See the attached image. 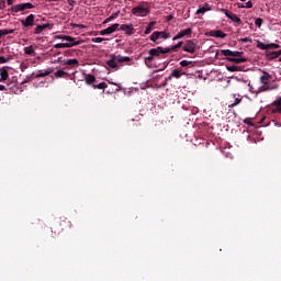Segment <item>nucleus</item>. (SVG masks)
<instances>
[{
	"instance_id": "nucleus-11",
	"label": "nucleus",
	"mask_w": 281,
	"mask_h": 281,
	"mask_svg": "<svg viewBox=\"0 0 281 281\" xmlns=\"http://www.w3.org/2000/svg\"><path fill=\"white\" fill-rule=\"evenodd\" d=\"M184 36H192V29H187L180 31L177 35L173 36L172 41H179V38H183Z\"/></svg>"
},
{
	"instance_id": "nucleus-48",
	"label": "nucleus",
	"mask_w": 281,
	"mask_h": 281,
	"mask_svg": "<svg viewBox=\"0 0 281 281\" xmlns=\"http://www.w3.org/2000/svg\"><path fill=\"white\" fill-rule=\"evenodd\" d=\"M274 106H281V97L273 102Z\"/></svg>"
},
{
	"instance_id": "nucleus-32",
	"label": "nucleus",
	"mask_w": 281,
	"mask_h": 281,
	"mask_svg": "<svg viewBox=\"0 0 281 281\" xmlns=\"http://www.w3.org/2000/svg\"><path fill=\"white\" fill-rule=\"evenodd\" d=\"M49 74H52V70H45L44 72L35 75L34 78H45L46 76H49Z\"/></svg>"
},
{
	"instance_id": "nucleus-33",
	"label": "nucleus",
	"mask_w": 281,
	"mask_h": 281,
	"mask_svg": "<svg viewBox=\"0 0 281 281\" xmlns=\"http://www.w3.org/2000/svg\"><path fill=\"white\" fill-rule=\"evenodd\" d=\"M55 38H57L58 41H71V36L69 35H56Z\"/></svg>"
},
{
	"instance_id": "nucleus-12",
	"label": "nucleus",
	"mask_w": 281,
	"mask_h": 281,
	"mask_svg": "<svg viewBox=\"0 0 281 281\" xmlns=\"http://www.w3.org/2000/svg\"><path fill=\"white\" fill-rule=\"evenodd\" d=\"M8 69H10V67H8V66L2 67L0 69V82H5V80H8V78H10V75L8 74Z\"/></svg>"
},
{
	"instance_id": "nucleus-56",
	"label": "nucleus",
	"mask_w": 281,
	"mask_h": 281,
	"mask_svg": "<svg viewBox=\"0 0 281 281\" xmlns=\"http://www.w3.org/2000/svg\"><path fill=\"white\" fill-rule=\"evenodd\" d=\"M277 53L279 54V56H281V49H280V50H277Z\"/></svg>"
},
{
	"instance_id": "nucleus-20",
	"label": "nucleus",
	"mask_w": 281,
	"mask_h": 281,
	"mask_svg": "<svg viewBox=\"0 0 281 281\" xmlns=\"http://www.w3.org/2000/svg\"><path fill=\"white\" fill-rule=\"evenodd\" d=\"M116 63H131V57H124L122 55H114Z\"/></svg>"
},
{
	"instance_id": "nucleus-54",
	"label": "nucleus",
	"mask_w": 281,
	"mask_h": 281,
	"mask_svg": "<svg viewBox=\"0 0 281 281\" xmlns=\"http://www.w3.org/2000/svg\"><path fill=\"white\" fill-rule=\"evenodd\" d=\"M173 16L172 15H168L167 16V21H172Z\"/></svg>"
},
{
	"instance_id": "nucleus-53",
	"label": "nucleus",
	"mask_w": 281,
	"mask_h": 281,
	"mask_svg": "<svg viewBox=\"0 0 281 281\" xmlns=\"http://www.w3.org/2000/svg\"><path fill=\"white\" fill-rule=\"evenodd\" d=\"M68 3H69V5H75L76 1H74V0H68Z\"/></svg>"
},
{
	"instance_id": "nucleus-39",
	"label": "nucleus",
	"mask_w": 281,
	"mask_h": 281,
	"mask_svg": "<svg viewBox=\"0 0 281 281\" xmlns=\"http://www.w3.org/2000/svg\"><path fill=\"white\" fill-rule=\"evenodd\" d=\"M145 63H153L155 60V57L149 54V56L144 58Z\"/></svg>"
},
{
	"instance_id": "nucleus-3",
	"label": "nucleus",
	"mask_w": 281,
	"mask_h": 281,
	"mask_svg": "<svg viewBox=\"0 0 281 281\" xmlns=\"http://www.w3.org/2000/svg\"><path fill=\"white\" fill-rule=\"evenodd\" d=\"M33 8L35 7L32 4V2H25L11 7L10 11L16 14L19 12H25V10H33Z\"/></svg>"
},
{
	"instance_id": "nucleus-37",
	"label": "nucleus",
	"mask_w": 281,
	"mask_h": 281,
	"mask_svg": "<svg viewBox=\"0 0 281 281\" xmlns=\"http://www.w3.org/2000/svg\"><path fill=\"white\" fill-rule=\"evenodd\" d=\"M263 21H265V20H262V18H257L256 21H255V25H257V27H261Z\"/></svg>"
},
{
	"instance_id": "nucleus-16",
	"label": "nucleus",
	"mask_w": 281,
	"mask_h": 281,
	"mask_svg": "<svg viewBox=\"0 0 281 281\" xmlns=\"http://www.w3.org/2000/svg\"><path fill=\"white\" fill-rule=\"evenodd\" d=\"M266 58L267 60H276V58H280V55L278 54V50L276 52H266Z\"/></svg>"
},
{
	"instance_id": "nucleus-45",
	"label": "nucleus",
	"mask_w": 281,
	"mask_h": 281,
	"mask_svg": "<svg viewBox=\"0 0 281 281\" xmlns=\"http://www.w3.org/2000/svg\"><path fill=\"white\" fill-rule=\"evenodd\" d=\"M240 42L241 43H252V40H251V37H244V38H240Z\"/></svg>"
},
{
	"instance_id": "nucleus-9",
	"label": "nucleus",
	"mask_w": 281,
	"mask_h": 281,
	"mask_svg": "<svg viewBox=\"0 0 281 281\" xmlns=\"http://www.w3.org/2000/svg\"><path fill=\"white\" fill-rule=\"evenodd\" d=\"M119 30H121L122 32H125V34H127V36H133V34H135V29L133 27V24H122Z\"/></svg>"
},
{
	"instance_id": "nucleus-4",
	"label": "nucleus",
	"mask_w": 281,
	"mask_h": 281,
	"mask_svg": "<svg viewBox=\"0 0 281 281\" xmlns=\"http://www.w3.org/2000/svg\"><path fill=\"white\" fill-rule=\"evenodd\" d=\"M148 54H149L150 56H153L154 58H159V56H160L161 54H170V49H169V48H164V47H161V46H158V47H156V48H150V49L148 50Z\"/></svg>"
},
{
	"instance_id": "nucleus-31",
	"label": "nucleus",
	"mask_w": 281,
	"mask_h": 281,
	"mask_svg": "<svg viewBox=\"0 0 281 281\" xmlns=\"http://www.w3.org/2000/svg\"><path fill=\"white\" fill-rule=\"evenodd\" d=\"M106 87H109V85H106V82H100L98 85H92V89H106Z\"/></svg>"
},
{
	"instance_id": "nucleus-38",
	"label": "nucleus",
	"mask_w": 281,
	"mask_h": 281,
	"mask_svg": "<svg viewBox=\"0 0 281 281\" xmlns=\"http://www.w3.org/2000/svg\"><path fill=\"white\" fill-rule=\"evenodd\" d=\"M268 49H280V46L279 44L271 43V44H268Z\"/></svg>"
},
{
	"instance_id": "nucleus-5",
	"label": "nucleus",
	"mask_w": 281,
	"mask_h": 281,
	"mask_svg": "<svg viewBox=\"0 0 281 281\" xmlns=\"http://www.w3.org/2000/svg\"><path fill=\"white\" fill-rule=\"evenodd\" d=\"M182 49H183V52H188V54H195V52L198 49V45H196V43H194V41L188 40V41H186Z\"/></svg>"
},
{
	"instance_id": "nucleus-47",
	"label": "nucleus",
	"mask_w": 281,
	"mask_h": 281,
	"mask_svg": "<svg viewBox=\"0 0 281 281\" xmlns=\"http://www.w3.org/2000/svg\"><path fill=\"white\" fill-rule=\"evenodd\" d=\"M244 8H247V9L254 8V2L251 1L246 2V5H244Z\"/></svg>"
},
{
	"instance_id": "nucleus-10",
	"label": "nucleus",
	"mask_w": 281,
	"mask_h": 281,
	"mask_svg": "<svg viewBox=\"0 0 281 281\" xmlns=\"http://www.w3.org/2000/svg\"><path fill=\"white\" fill-rule=\"evenodd\" d=\"M54 27V24L45 23V24H37L34 29V34H42L44 30H52Z\"/></svg>"
},
{
	"instance_id": "nucleus-6",
	"label": "nucleus",
	"mask_w": 281,
	"mask_h": 281,
	"mask_svg": "<svg viewBox=\"0 0 281 281\" xmlns=\"http://www.w3.org/2000/svg\"><path fill=\"white\" fill-rule=\"evenodd\" d=\"M222 12H224L225 16H227V19L233 21V23H237V25H243V20H240V18H238V15L232 13L227 9H222Z\"/></svg>"
},
{
	"instance_id": "nucleus-23",
	"label": "nucleus",
	"mask_w": 281,
	"mask_h": 281,
	"mask_svg": "<svg viewBox=\"0 0 281 281\" xmlns=\"http://www.w3.org/2000/svg\"><path fill=\"white\" fill-rule=\"evenodd\" d=\"M155 25H157V22H155V21L149 22V24L147 25L144 34H150V32H153Z\"/></svg>"
},
{
	"instance_id": "nucleus-13",
	"label": "nucleus",
	"mask_w": 281,
	"mask_h": 281,
	"mask_svg": "<svg viewBox=\"0 0 281 281\" xmlns=\"http://www.w3.org/2000/svg\"><path fill=\"white\" fill-rule=\"evenodd\" d=\"M209 36H213L214 38H226L227 34L223 33V31H210Z\"/></svg>"
},
{
	"instance_id": "nucleus-19",
	"label": "nucleus",
	"mask_w": 281,
	"mask_h": 281,
	"mask_svg": "<svg viewBox=\"0 0 281 281\" xmlns=\"http://www.w3.org/2000/svg\"><path fill=\"white\" fill-rule=\"evenodd\" d=\"M66 45H70V47H76L77 45H81L82 41H76V38L70 36V40H66Z\"/></svg>"
},
{
	"instance_id": "nucleus-57",
	"label": "nucleus",
	"mask_w": 281,
	"mask_h": 281,
	"mask_svg": "<svg viewBox=\"0 0 281 281\" xmlns=\"http://www.w3.org/2000/svg\"><path fill=\"white\" fill-rule=\"evenodd\" d=\"M278 113H281V108L278 110Z\"/></svg>"
},
{
	"instance_id": "nucleus-41",
	"label": "nucleus",
	"mask_w": 281,
	"mask_h": 281,
	"mask_svg": "<svg viewBox=\"0 0 281 281\" xmlns=\"http://www.w3.org/2000/svg\"><path fill=\"white\" fill-rule=\"evenodd\" d=\"M109 85H114L115 87H117L116 91H122V86H120V83H115L112 80H108Z\"/></svg>"
},
{
	"instance_id": "nucleus-59",
	"label": "nucleus",
	"mask_w": 281,
	"mask_h": 281,
	"mask_svg": "<svg viewBox=\"0 0 281 281\" xmlns=\"http://www.w3.org/2000/svg\"><path fill=\"white\" fill-rule=\"evenodd\" d=\"M240 1H247V0H240Z\"/></svg>"
},
{
	"instance_id": "nucleus-17",
	"label": "nucleus",
	"mask_w": 281,
	"mask_h": 281,
	"mask_svg": "<svg viewBox=\"0 0 281 281\" xmlns=\"http://www.w3.org/2000/svg\"><path fill=\"white\" fill-rule=\"evenodd\" d=\"M106 65L111 69H117V59H115V55H111V59L106 61Z\"/></svg>"
},
{
	"instance_id": "nucleus-29",
	"label": "nucleus",
	"mask_w": 281,
	"mask_h": 281,
	"mask_svg": "<svg viewBox=\"0 0 281 281\" xmlns=\"http://www.w3.org/2000/svg\"><path fill=\"white\" fill-rule=\"evenodd\" d=\"M243 102V98H236L233 103L228 105V109H234V106H238Z\"/></svg>"
},
{
	"instance_id": "nucleus-40",
	"label": "nucleus",
	"mask_w": 281,
	"mask_h": 281,
	"mask_svg": "<svg viewBox=\"0 0 281 281\" xmlns=\"http://www.w3.org/2000/svg\"><path fill=\"white\" fill-rule=\"evenodd\" d=\"M5 63H10V58H5L3 56H0V65H5Z\"/></svg>"
},
{
	"instance_id": "nucleus-35",
	"label": "nucleus",
	"mask_w": 281,
	"mask_h": 281,
	"mask_svg": "<svg viewBox=\"0 0 281 281\" xmlns=\"http://www.w3.org/2000/svg\"><path fill=\"white\" fill-rule=\"evenodd\" d=\"M257 47L259 49H269V44H265L262 42H258Z\"/></svg>"
},
{
	"instance_id": "nucleus-15",
	"label": "nucleus",
	"mask_w": 281,
	"mask_h": 281,
	"mask_svg": "<svg viewBox=\"0 0 281 281\" xmlns=\"http://www.w3.org/2000/svg\"><path fill=\"white\" fill-rule=\"evenodd\" d=\"M277 89H280V86L278 83L274 85H266L260 88L261 91H276Z\"/></svg>"
},
{
	"instance_id": "nucleus-51",
	"label": "nucleus",
	"mask_w": 281,
	"mask_h": 281,
	"mask_svg": "<svg viewBox=\"0 0 281 281\" xmlns=\"http://www.w3.org/2000/svg\"><path fill=\"white\" fill-rule=\"evenodd\" d=\"M8 5H12L14 3V0H7Z\"/></svg>"
},
{
	"instance_id": "nucleus-26",
	"label": "nucleus",
	"mask_w": 281,
	"mask_h": 281,
	"mask_svg": "<svg viewBox=\"0 0 281 281\" xmlns=\"http://www.w3.org/2000/svg\"><path fill=\"white\" fill-rule=\"evenodd\" d=\"M85 80H86V85H92L93 82H95V76L86 75Z\"/></svg>"
},
{
	"instance_id": "nucleus-55",
	"label": "nucleus",
	"mask_w": 281,
	"mask_h": 281,
	"mask_svg": "<svg viewBox=\"0 0 281 281\" xmlns=\"http://www.w3.org/2000/svg\"><path fill=\"white\" fill-rule=\"evenodd\" d=\"M237 7H238V8H245V4H243V3H237Z\"/></svg>"
},
{
	"instance_id": "nucleus-24",
	"label": "nucleus",
	"mask_w": 281,
	"mask_h": 281,
	"mask_svg": "<svg viewBox=\"0 0 281 281\" xmlns=\"http://www.w3.org/2000/svg\"><path fill=\"white\" fill-rule=\"evenodd\" d=\"M55 78H69V75L64 70H57L55 72Z\"/></svg>"
},
{
	"instance_id": "nucleus-52",
	"label": "nucleus",
	"mask_w": 281,
	"mask_h": 281,
	"mask_svg": "<svg viewBox=\"0 0 281 281\" xmlns=\"http://www.w3.org/2000/svg\"><path fill=\"white\" fill-rule=\"evenodd\" d=\"M8 32H9V34H14V32H16V30L10 29V30H8Z\"/></svg>"
},
{
	"instance_id": "nucleus-22",
	"label": "nucleus",
	"mask_w": 281,
	"mask_h": 281,
	"mask_svg": "<svg viewBox=\"0 0 281 281\" xmlns=\"http://www.w3.org/2000/svg\"><path fill=\"white\" fill-rule=\"evenodd\" d=\"M149 38L153 41V43H157V41L161 38V33H159V31H155Z\"/></svg>"
},
{
	"instance_id": "nucleus-50",
	"label": "nucleus",
	"mask_w": 281,
	"mask_h": 281,
	"mask_svg": "<svg viewBox=\"0 0 281 281\" xmlns=\"http://www.w3.org/2000/svg\"><path fill=\"white\" fill-rule=\"evenodd\" d=\"M0 91H8V88H5L3 85H0Z\"/></svg>"
},
{
	"instance_id": "nucleus-21",
	"label": "nucleus",
	"mask_w": 281,
	"mask_h": 281,
	"mask_svg": "<svg viewBox=\"0 0 281 281\" xmlns=\"http://www.w3.org/2000/svg\"><path fill=\"white\" fill-rule=\"evenodd\" d=\"M181 76H183V74H181V70L175 69L172 70L171 76L168 77L167 80H172V78H181Z\"/></svg>"
},
{
	"instance_id": "nucleus-18",
	"label": "nucleus",
	"mask_w": 281,
	"mask_h": 281,
	"mask_svg": "<svg viewBox=\"0 0 281 281\" xmlns=\"http://www.w3.org/2000/svg\"><path fill=\"white\" fill-rule=\"evenodd\" d=\"M210 10H212V7H210V4L205 3V5H200L196 14H205V12H210Z\"/></svg>"
},
{
	"instance_id": "nucleus-44",
	"label": "nucleus",
	"mask_w": 281,
	"mask_h": 281,
	"mask_svg": "<svg viewBox=\"0 0 281 281\" xmlns=\"http://www.w3.org/2000/svg\"><path fill=\"white\" fill-rule=\"evenodd\" d=\"M181 67H189V65H192V61L182 60L180 61Z\"/></svg>"
},
{
	"instance_id": "nucleus-1",
	"label": "nucleus",
	"mask_w": 281,
	"mask_h": 281,
	"mask_svg": "<svg viewBox=\"0 0 281 281\" xmlns=\"http://www.w3.org/2000/svg\"><path fill=\"white\" fill-rule=\"evenodd\" d=\"M223 56H226L228 63H235V65H240L241 63H247V58L243 57L244 52L222 49L220 50Z\"/></svg>"
},
{
	"instance_id": "nucleus-8",
	"label": "nucleus",
	"mask_w": 281,
	"mask_h": 281,
	"mask_svg": "<svg viewBox=\"0 0 281 281\" xmlns=\"http://www.w3.org/2000/svg\"><path fill=\"white\" fill-rule=\"evenodd\" d=\"M117 30H120V24L115 23L105 30H101L99 34L100 36H108L109 34H113V32H117Z\"/></svg>"
},
{
	"instance_id": "nucleus-25",
	"label": "nucleus",
	"mask_w": 281,
	"mask_h": 281,
	"mask_svg": "<svg viewBox=\"0 0 281 281\" xmlns=\"http://www.w3.org/2000/svg\"><path fill=\"white\" fill-rule=\"evenodd\" d=\"M69 47H71V44H67V43H59V44L54 45L55 49H65V48H69Z\"/></svg>"
},
{
	"instance_id": "nucleus-7",
	"label": "nucleus",
	"mask_w": 281,
	"mask_h": 281,
	"mask_svg": "<svg viewBox=\"0 0 281 281\" xmlns=\"http://www.w3.org/2000/svg\"><path fill=\"white\" fill-rule=\"evenodd\" d=\"M36 19V15L34 14H30L27 15L25 19L20 20V23L24 26V27H34V21Z\"/></svg>"
},
{
	"instance_id": "nucleus-14",
	"label": "nucleus",
	"mask_w": 281,
	"mask_h": 281,
	"mask_svg": "<svg viewBox=\"0 0 281 281\" xmlns=\"http://www.w3.org/2000/svg\"><path fill=\"white\" fill-rule=\"evenodd\" d=\"M262 74L263 75L260 77V82H261V85H263V87H267V85H269V80H271L272 76L267 71H263Z\"/></svg>"
},
{
	"instance_id": "nucleus-28",
	"label": "nucleus",
	"mask_w": 281,
	"mask_h": 281,
	"mask_svg": "<svg viewBox=\"0 0 281 281\" xmlns=\"http://www.w3.org/2000/svg\"><path fill=\"white\" fill-rule=\"evenodd\" d=\"M117 16H120V11L112 13L111 16L106 18L103 23H110V21L117 19Z\"/></svg>"
},
{
	"instance_id": "nucleus-58",
	"label": "nucleus",
	"mask_w": 281,
	"mask_h": 281,
	"mask_svg": "<svg viewBox=\"0 0 281 281\" xmlns=\"http://www.w3.org/2000/svg\"><path fill=\"white\" fill-rule=\"evenodd\" d=\"M49 1H58V0H49Z\"/></svg>"
},
{
	"instance_id": "nucleus-30",
	"label": "nucleus",
	"mask_w": 281,
	"mask_h": 281,
	"mask_svg": "<svg viewBox=\"0 0 281 281\" xmlns=\"http://www.w3.org/2000/svg\"><path fill=\"white\" fill-rule=\"evenodd\" d=\"M24 54H26L27 56H32L34 55V46H27L24 48Z\"/></svg>"
},
{
	"instance_id": "nucleus-2",
	"label": "nucleus",
	"mask_w": 281,
	"mask_h": 281,
	"mask_svg": "<svg viewBox=\"0 0 281 281\" xmlns=\"http://www.w3.org/2000/svg\"><path fill=\"white\" fill-rule=\"evenodd\" d=\"M134 16H148L150 14V8L138 4L132 9Z\"/></svg>"
},
{
	"instance_id": "nucleus-46",
	"label": "nucleus",
	"mask_w": 281,
	"mask_h": 281,
	"mask_svg": "<svg viewBox=\"0 0 281 281\" xmlns=\"http://www.w3.org/2000/svg\"><path fill=\"white\" fill-rule=\"evenodd\" d=\"M228 71H238V66H228Z\"/></svg>"
},
{
	"instance_id": "nucleus-34",
	"label": "nucleus",
	"mask_w": 281,
	"mask_h": 281,
	"mask_svg": "<svg viewBox=\"0 0 281 281\" xmlns=\"http://www.w3.org/2000/svg\"><path fill=\"white\" fill-rule=\"evenodd\" d=\"M65 65H69L70 67H74L78 65V59H68L65 61Z\"/></svg>"
},
{
	"instance_id": "nucleus-36",
	"label": "nucleus",
	"mask_w": 281,
	"mask_h": 281,
	"mask_svg": "<svg viewBox=\"0 0 281 281\" xmlns=\"http://www.w3.org/2000/svg\"><path fill=\"white\" fill-rule=\"evenodd\" d=\"M160 34V38H164V41H166L167 38H170V34L166 33L164 31H159Z\"/></svg>"
},
{
	"instance_id": "nucleus-49",
	"label": "nucleus",
	"mask_w": 281,
	"mask_h": 281,
	"mask_svg": "<svg viewBox=\"0 0 281 281\" xmlns=\"http://www.w3.org/2000/svg\"><path fill=\"white\" fill-rule=\"evenodd\" d=\"M0 10H5V0L0 2Z\"/></svg>"
},
{
	"instance_id": "nucleus-42",
	"label": "nucleus",
	"mask_w": 281,
	"mask_h": 281,
	"mask_svg": "<svg viewBox=\"0 0 281 281\" xmlns=\"http://www.w3.org/2000/svg\"><path fill=\"white\" fill-rule=\"evenodd\" d=\"M9 32L7 29L0 30V38H3V36H8Z\"/></svg>"
},
{
	"instance_id": "nucleus-43",
	"label": "nucleus",
	"mask_w": 281,
	"mask_h": 281,
	"mask_svg": "<svg viewBox=\"0 0 281 281\" xmlns=\"http://www.w3.org/2000/svg\"><path fill=\"white\" fill-rule=\"evenodd\" d=\"M103 41H105L103 37H94L91 40L92 43H102Z\"/></svg>"
},
{
	"instance_id": "nucleus-27",
	"label": "nucleus",
	"mask_w": 281,
	"mask_h": 281,
	"mask_svg": "<svg viewBox=\"0 0 281 281\" xmlns=\"http://www.w3.org/2000/svg\"><path fill=\"white\" fill-rule=\"evenodd\" d=\"M183 46V42H179L178 44L171 46V47H166L167 49H169L170 52H177L179 48H181Z\"/></svg>"
}]
</instances>
